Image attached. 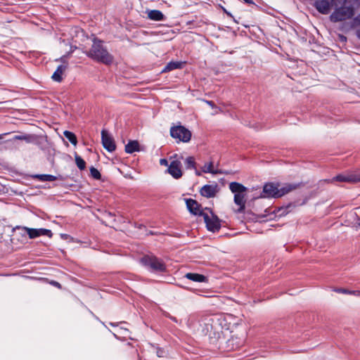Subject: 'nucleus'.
<instances>
[{
    "label": "nucleus",
    "instance_id": "obj_19",
    "mask_svg": "<svg viewBox=\"0 0 360 360\" xmlns=\"http://www.w3.org/2000/svg\"><path fill=\"white\" fill-rule=\"evenodd\" d=\"M234 202L239 206L238 211L241 212L245 209V194L243 193H236L234 195Z\"/></svg>",
    "mask_w": 360,
    "mask_h": 360
},
{
    "label": "nucleus",
    "instance_id": "obj_41",
    "mask_svg": "<svg viewBox=\"0 0 360 360\" xmlns=\"http://www.w3.org/2000/svg\"><path fill=\"white\" fill-rule=\"evenodd\" d=\"M245 3H248V4H253V1L252 0H243Z\"/></svg>",
    "mask_w": 360,
    "mask_h": 360
},
{
    "label": "nucleus",
    "instance_id": "obj_33",
    "mask_svg": "<svg viewBox=\"0 0 360 360\" xmlns=\"http://www.w3.org/2000/svg\"><path fill=\"white\" fill-rule=\"evenodd\" d=\"M3 233H4V226H3V225H2V224L0 222V243H1V242H2Z\"/></svg>",
    "mask_w": 360,
    "mask_h": 360
},
{
    "label": "nucleus",
    "instance_id": "obj_42",
    "mask_svg": "<svg viewBox=\"0 0 360 360\" xmlns=\"http://www.w3.org/2000/svg\"><path fill=\"white\" fill-rule=\"evenodd\" d=\"M356 34H357L358 38L360 39V29L357 30Z\"/></svg>",
    "mask_w": 360,
    "mask_h": 360
},
{
    "label": "nucleus",
    "instance_id": "obj_10",
    "mask_svg": "<svg viewBox=\"0 0 360 360\" xmlns=\"http://www.w3.org/2000/svg\"><path fill=\"white\" fill-rule=\"evenodd\" d=\"M101 141L103 147L108 151L112 152L115 150L116 146L113 138L105 129L101 131Z\"/></svg>",
    "mask_w": 360,
    "mask_h": 360
},
{
    "label": "nucleus",
    "instance_id": "obj_35",
    "mask_svg": "<svg viewBox=\"0 0 360 360\" xmlns=\"http://www.w3.org/2000/svg\"><path fill=\"white\" fill-rule=\"evenodd\" d=\"M51 283V285H54V286H56V287L58 288H61V285H60L58 282H57V281H51V283Z\"/></svg>",
    "mask_w": 360,
    "mask_h": 360
},
{
    "label": "nucleus",
    "instance_id": "obj_11",
    "mask_svg": "<svg viewBox=\"0 0 360 360\" xmlns=\"http://www.w3.org/2000/svg\"><path fill=\"white\" fill-rule=\"evenodd\" d=\"M334 181L349 182V183L360 182V172L359 173H352V174H340V175L335 176L331 180H330V182H333Z\"/></svg>",
    "mask_w": 360,
    "mask_h": 360
},
{
    "label": "nucleus",
    "instance_id": "obj_39",
    "mask_svg": "<svg viewBox=\"0 0 360 360\" xmlns=\"http://www.w3.org/2000/svg\"><path fill=\"white\" fill-rule=\"evenodd\" d=\"M195 169V174L197 175V176H200L201 175V172L198 170L196 168L194 169Z\"/></svg>",
    "mask_w": 360,
    "mask_h": 360
},
{
    "label": "nucleus",
    "instance_id": "obj_14",
    "mask_svg": "<svg viewBox=\"0 0 360 360\" xmlns=\"http://www.w3.org/2000/svg\"><path fill=\"white\" fill-rule=\"evenodd\" d=\"M186 207L189 212L195 215L202 216V213H204L200 210V205L195 200L186 199Z\"/></svg>",
    "mask_w": 360,
    "mask_h": 360
},
{
    "label": "nucleus",
    "instance_id": "obj_12",
    "mask_svg": "<svg viewBox=\"0 0 360 360\" xmlns=\"http://www.w3.org/2000/svg\"><path fill=\"white\" fill-rule=\"evenodd\" d=\"M217 192L218 186L217 184L205 185L200 190V195L207 198H214Z\"/></svg>",
    "mask_w": 360,
    "mask_h": 360
},
{
    "label": "nucleus",
    "instance_id": "obj_3",
    "mask_svg": "<svg viewBox=\"0 0 360 360\" xmlns=\"http://www.w3.org/2000/svg\"><path fill=\"white\" fill-rule=\"evenodd\" d=\"M351 1L352 0H342L340 4L343 2L344 4L341 7L336 8L330 15V18L331 21L336 22L352 18L354 15V8L348 5ZM338 3L340 4L339 2Z\"/></svg>",
    "mask_w": 360,
    "mask_h": 360
},
{
    "label": "nucleus",
    "instance_id": "obj_16",
    "mask_svg": "<svg viewBox=\"0 0 360 360\" xmlns=\"http://www.w3.org/2000/svg\"><path fill=\"white\" fill-rule=\"evenodd\" d=\"M221 330L219 326H215L214 329L212 330L207 335L208 336L210 341L212 344H215L218 340L221 339Z\"/></svg>",
    "mask_w": 360,
    "mask_h": 360
},
{
    "label": "nucleus",
    "instance_id": "obj_22",
    "mask_svg": "<svg viewBox=\"0 0 360 360\" xmlns=\"http://www.w3.org/2000/svg\"><path fill=\"white\" fill-rule=\"evenodd\" d=\"M139 151V144L137 141H130L125 146V152L127 153H133L134 152Z\"/></svg>",
    "mask_w": 360,
    "mask_h": 360
},
{
    "label": "nucleus",
    "instance_id": "obj_21",
    "mask_svg": "<svg viewBox=\"0 0 360 360\" xmlns=\"http://www.w3.org/2000/svg\"><path fill=\"white\" fill-rule=\"evenodd\" d=\"M185 276L187 278L195 282L205 283L207 281V278L206 276L199 274L188 273L186 274Z\"/></svg>",
    "mask_w": 360,
    "mask_h": 360
},
{
    "label": "nucleus",
    "instance_id": "obj_2",
    "mask_svg": "<svg viewBox=\"0 0 360 360\" xmlns=\"http://www.w3.org/2000/svg\"><path fill=\"white\" fill-rule=\"evenodd\" d=\"M300 186V184H288L279 188L278 185L273 183H268L264 186L263 193L261 195L262 198H279L285 194L292 191Z\"/></svg>",
    "mask_w": 360,
    "mask_h": 360
},
{
    "label": "nucleus",
    "instance_id": "obj_36",
    "mask_svg": "<svg viewBox=\"0 0 360 360\" xmlns=\"http://www.w3.org/2000/svg\"><path fill=\"white\" fill-rule=\"evenodd\" d=\"M15 139L18 140H24L26 139V137L22 136H16Z\"/></svg>",
    "mask_w": 360,
    "mask_h": 360
},
{
    "label": "nucleus",
    "instance_id": "obj_47",
    "mask_svg": "<svg viewBox=\"0 0 360 360\" xmlns=\"http://www.w3.org/2000/svg\"><path fill=\"white\" fill-rule=\"evenodd\" d=\"M1 137H2V136H1V135H0V139H1Z\"/></svg>",
    "mask_w": 360,
    "mask_h": 360
},
{
    "label": "nucleus",
    "instance_id": "obj_6",
    "mask_svg": "<svg viewBox=\"0 0 360 360\" xmlns=\"http://www.w3.org/2000/svg\"><path fill=\"white\" fill-rule=\"evenodd\" d=\"M202 216L203 217L204 221L206 224V226L209 231L215 232L220 229V220L212 212H210V215H209L207 213H202Z\"/></svg>",
    "mask_w": 360,
    "mask_h": 360
},
{
    "label": "nucleus",
    "instance_id": "obj_9",
    "mask_svg": "<svg viewBox=\"0 0 360 360\" xmlns=\"http://www.w3.org/2000/svg\"><path fill=\"white\" fill-rule=\"evenodd\" d=\"M178 157L176 154L171 157V159H174L171 161L167 171L174 178L179 179L182 176V172L181 169V162L179 159H176Z\"/></svg>",
    "mask_w": 360,
    "mask_h": 360
},
{
    "label": "nucleus",
    "instance_id": "obj_40",
    "mask_svg": "<svg viewBox=\"0 0 360 360\" xmlns=\"http://www.w3.org/2000/svg\"><path fill=\"white\" fill-rule=\"evenodd\" d=\"M69 237L67 234H61V238L64 239H67Z\"/></svg>",
    "mask_w": 360,
    "mask_h": 360
},
{
    "label": "nucleus",
    "instance_id": "obj_1",
    "mask_svg": "<svg viewBox=\"0 0 360 360\" xmlns=\"http://www.w3.org/2000/svg\"><path fill=\"white\" fill-rule=\"evenodd\" d=\"M86 55L91 59L105 65L111 64L114 59L112 55L103 46V41L96 38L94 39L93 44L91 49L86 52Z\"/></svg>",
    "mask_w": 360,
    "mask_h": 360
},
{
    "label": "nucleus",
    "instance_id": "obj_32",
    "mask_svg": "<svg viewBox=\"0 0 360 360\" xmlns=\"http://www.w3.org/2000/svg\"><path fill=\"white\" fill-rule=\"evenodd\" d=\"M164 315L165 316L169 318L170 320H172V321L175 322V323H178V320L176 319V317L172 316L171 314H169L168 312H165L164 313Z\"/></svg>",
    "mask_w": 360,
    "mask_h": 360
},
{
    "label": "nucleus",
    "instance_id": "obj_15",
    "mask_svg": "<svg viewBox=\"0 0 360 360\" xmlns=\"http://www.w3.org/2000/svg\"><path fill=\"white\" fill-rule=\"evenodd\" d=\"M244 340L236 336H231L230 339L226 341V348L229 350H234L240 348L243 345Z\"/></svg>",
    "mask_w": 360,
    "mask_h": 360
},
{
    "label": "nucleus",
    "instance_id": "obj_5",
    "mask_svg": "<svg viewBox=\"0 0 360 360\" xmlns=\"http://www.w3.org/2000/svg\"><path fill=\"white\" fill-rule=\"evenodd\" d=\"M170 135L172 138L184 143L188 142L191 139V131L181 125L171 127Z\"/></svg>",
    "mask_w": 360,
    "mask_h": 360
},
{
    "label": "nucleus",
    "instance_id": "obj_38",
    "mask_svg": "<svg viewBox=\"0 0 360 360\" xmlns=\"http://www.w3.org/2000/svg\"><path fill=\"white\" fill-rule=\"evenodd\" d=\"M356 228H360V218L357 217V221L356 222Z\"/></svg>",
    "mask_w": 360,
    "mask_h": 360
},
{
    "label": "nucleus",
    "instance_id": "obj_8",
    "mask_svg": "<svg viewBox=\"0 0 360 360\" xmlns=\"http://www.w3.org/2000/svg\"><path fill=\"white\" fill-rule=\"evenodd\" d=\"M18 229H22L26 232L29 238L32 239L40 236H47L49 238L52 236V232L49 229H32L26 226H17Z\"/></svg>",
    "mask_w": 360,
    "mask_h": 360
},
{
    "label": "nucleus",
    "instance_id": "obj_45",
    "mask_svg": "<svg viewBox=\"0 0 360 360\" xmlns=\"http://www.w3.org/2000/svg\"><path fill=\"white\" fill-rule=\"evenodd\" d=\"M110 325H111V326H117V324L113 323H110Z\"/></svg>",
    "mask_w": 360,
    "mask_h": 360
},
{
    "label": "nucleus",
    "instance_id": "obj_30",
    "mask_svg": "<svg viewBox=\"0 0 360 360\" xmlns=\"http://www.w3.org/2000/svg\"><path fill=\"white\" fill-rule=\"evenodd\" d=\"M90 174L91 176L95 179H100L101 177L99 171L94 167L90 168Z\"/></svg>",
    "mask_w": 360,
    "mask_h": 360
},
{
    "label": "nucleus",
    "instance_id": "obj_25",
    "mask_svg": "<svg viewBox=\"0 0 360 360\" xmlns=\"http://www.w3.org/2000/svg\"><path fill=\"white\" fill-rule=\"evenodd\" d=\"M182 63L181 62H169L163 69L162 72H169L175 69L181 68Z\"/></svg>",
    "mask_w": 360,
    "mask_h": 360
},
{
    "label": "nucleus",
    "instance_id": "obj_7",
    "mask_svg": "<svg viewBox=\"0 0 360 360\" xmlns=\"http://www.w3.org/2000/svg\"><path fill=\"white\" fill-rule=\"evenodd\" d=\"M337 2L341 3L342 0H316L314 6L319 13L328 14L332 6H337Z\"/></svg>",
    "mask_w": 360,
    "mask_h": 360
},
{
    "label": "nucleus",
    "instance_id": "obj_23",
    "mask_svg": "<svg viewBox=\"0 0 360 360\" xmlns=\"http://www.w3.org/2000/svg\"><path fill=\"white\" fill-rule=\"evenodd\" d=\"M202 172L204 173H211L213 174H221L222 172L220 170L214 169V164L212 162H210L208 163H205L204 166L202 167Z\"/></svg>",
    "mask_w": 360,
    "mask_h": 360
},
{
    "label": "nucleus",
    "instance_id": "obj_13",
    "mask_svg": "<svg viewBox=\"0 0 360 360\" xmlns=\"http://www.w3.org/2000/svg\"><path fill=\"white\" fill-rule=\"evenodd\" d=\"M214 319L212 317H207L200 323L201 333L204 335H207L216 325H214Z\"/></svg>",
    "mask_w": 360,
    "mask_h": 360
},
{
    "label": "nucleus",
    "instance_id": "obj_43",
    "mask_svg": "<svg viewBox=\"0 0 360 360\" xmlns=\"http://www.w3.org/2000/svg\"><path fill=\"white\" fill-rule=\"evenodd\" d=\"M60 60H61L62 62L63 63H65V56H63L60 58Z\"/></svg>",
    "mask_w": 360,
    "mask_h": 360
},
{
    "label": "nucleus",
    "instance_id": "obj_46",
    "mask_svg": "<svg viewBox=\"0 0 360 360\" xmlns=\"http://www.w3.org/2000/svg\"><path fill=\"white\" fill-rule=\"evenodd\" d=\"M14 240H15V238H14L11 239V242H12L13 243H14Z\"/></svg>",
    "mask_w": 360,
    "mask_h": 360
},
{
    "label": "nucleus",
    "instance_id": "obj_27",
    "mask_svg": "<svg viewBox=\"0 0 360 360\" xmlns=\"http://www.w3.org/2000/svg\"><path fill=\"white\" fill-rule=\"evenodd\" d=\"M65 137L74 146L77 143V137L75 134L69 131H65L63 132Z\"/></svg>",
    "mask_w": 360,
    "mask_h": 360
},
{
    "label": "nucleus",
    "instance_id": "obj_4",
    "mask_svg": "<svg viewBox=\"0 0 360 360\" xmlns=\"http://www.w3.org/2000/svg\"><path fill=\"white\" fill-rule=\"evenodd\" d=\"M141 263L146 268L153 270H165L167 265L154 255H145L140 259Z\"/></svg>",
    "mask_w": 360,
    "mask_h": 360
},
{
    "label": "nucleus",
    "instance_id": "obj_37",
    "mask_svg": "<svg viewBox=\"0 0 360 360\" xmlns=\"http://www.w3.org/2000/svg\"><path fill=\"white\" fill-rule=\"evenodd\" d=\"M206 103L212 108L214 106V103L212 101H207Z\"/></svg>",
    "mask_w": 360,
    "mask_h": 360
},
{
    "label": "nucleus",
    "instance_id": "obj_17",
    "mask_svg": "<svg viewBox=\"0 0 360 360\" xmlns=\"http://www.w3.org/2000/svg\"><path fill=\"white\" fill-rule=\"evenodd\" d=\"M68 64L60 65L53 74L51 76V78L53 81L57 82H60L63 80V75L65 71L67 70Z\"/></svg>",
    "mask_w": 360,
    "mask_h": 360
},
{
    "label": "nucleus",
    "instance_id": "obj_31",
    "mask_svg": "<svg viewBox=\"0 0 360 360\" xmlns=\"http://www.w3.org/2000/svg\"><path fill=\"white\" fill-rule=\"evenodd\" d=\"M152 347H155L156 349V354L158 357H164L166 356L167 352L166 351L161 347H155L154 345H152Z\"/></svg>",
    "mask_w": 360,
    "mask_h": 360
},
{
    "label": "nucleus",
    "instance_id": "obj_34",
    "mask_svg": "<svg viewBox=\"0 0 360 360\" xmlns=\"http://www.w3.org/2000/svg\"><path fill=\"white\" fill-rule=\"evenodd\" d=\"M160 164L163 166H169L168 161L166 159H160Z\"/></svg>",
    "mask_w": 360,
    "mask_h": 360
},
{
    "label": "nucleus",
    "instance_id": "obj_26",
    "mask_svg": "<svg viewBox=\"0 0 360 360\" xmlns=\"http://www.w3.org/2000/svg\"><path fill=\"white\" fill-rule=\"evenodd\" d=\"M333 291L338 292V293L354 295L356 296H360V291H359V290H349L345 288H335L333 289Z\"/></svg>",
    "mask_w": 360,
    "mask_h": 360
},
{
    "label": "nucleus",
    "instance_id": "obj_24",
    "mask_svg": "<svg viewBox=\"0 0 360 360\" xmlns=\"http://www.w3.org/2000/svg\"><path fill=\"white\" fill-rule=\"evenodd\" d=\"M34 178L41 181H53L57 179L56 176L51 174H37L34 176Z\"/></svg>",
    "mask_w": 360,
    "mask_h": 360
},
{
    "label": "nucleus",
    "instance_id": "obj_29",
    "mask_svg": "<svg viewBox=\"0 0 360 360\" xmlns=\"http://www.w3.org/2000/svg\"><path fill=\"white\" fill-rule=\"evenodd\" d=\"M75 162H76L77 167L80 170H83L85 169V167H86L85 161L80 156H79L77 155H75Z\"/></svg>",
    "mask_w": 360,
    "mask_h": 360
},
{
    "label": "nucleus",
    "instance_id": "obj_18",
    "mask_svg": "<svg viewBox=\"0 0 360 360\" xmlns=\"http://www.w3.org/2000/svg\"><path fill=\"white\" fill-rule=\"evenodd\" d=\"M146 13L148 18L151 20L161 21L165 18L164 14L158 10H149Z\"/></svg>",
    "mask_w": 360,
    "mask_h": 360
},
{
    "label": "nucleus",
    "instance_id": "obj_28",
    "mask_svg": "<svg viewBox=\"0 0 360 360\" xmlns=\"http://www.w3.org/2000/svg\"><path fill=\"white\" fill-rule=\"evenodd\" d=\"M185 166L188 169H195L196 162L193 157H188L185 160Z\"/></svg>",
    "mask_w": 360,
    "mask_h": 360
},
{
    "label": "nucleus",
    "instance_id": "obj_44",
    "mask_svg": "<svg viewBox=\"0 0 360 360\" xmlns=\"http://www.w3.org/2000/svg\"><path fill=\"white\" fill-rule=\"evenodd\" d=\"M11 274H0V276H11Z\"/></svg>",
    "mask_w": 360,
    "mask_h": 360
},
{
    "label": "nucleus",
    "instance_id": "obj_20",
    "mask_svg": "<svg viewBox=\"0 0 360 360\" xmlns=\"http://www.w3.org/2000/svg\"><path fill=\"white\" fill-rule=\"evenodd\" d=\"M229 188L234 194L243 193L247 191L246 187L238 182H231L229 184Z\"/></svg>",
    "mask_w": 360,
    "mask_h": 360
}]
</instances>
